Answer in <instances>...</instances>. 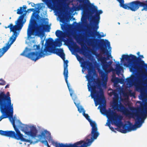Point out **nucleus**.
Segmentation results:
<instances>
[{
  "label": "nucleus",
  "mask_w": 147,
  "mask_h": 147,
  "mask_svg": "<svg viewBox=\"0 0 147 147\" xmlns=\"http://www.w3.org/2000/svg\"><path fill=\"white\" fill-rule=\"evenodd\" d=\"M1 113L2 114V115L0 116V121H1V120L3 119L7 118H9L10 120L11 121V119H13V116H11L9 114L6 113H3L2 112H1Z\"/></svg>",
  "instance_id": "dca6fc26"
},
{
  "label": "nucleus",
  "mask_w": 147,
  "mask_h": 147,
  "mask_svg": "<svg viewBox=\"0 0 147 147\" xmlns=\"http://www.w3.org/2000/svg\"><path fill=\"white\" fill-rule=\"evenodd\" d=\"M108 94L110 96H111L113 95H114L115 96V95L116 94V93L115 91L112 90V92H109Z\"/></svg>",
  "instance_id": "a878e982"
},
{
  "label": "nucleus",
  "mask_w": 147,
  "mask_h": 147,
  "mask_svg": "<svg viewBox=\"0 0 147 147\" xmlns=\"http://www.w3.org/2000/svg\"><path fill=\"white\" fill-rule=\"evenodd\" d=\"M81 47H82V45H81Z\"/></svg>",
  "instance_id": "864d4df0"
},
{
  "label": "nucleus",
  "mask_w": 147,
  "mask_h": 147,
  "mask_svg": "<svg viewBox=\"0 0 147 147\" xmlns=\"http://www.w3.org/2000/svg\"><path fill=\"white\" fill-rule=\"evenodd\" d=\"M106 35L105 34H104L102 32V37H103L105 36Z\"/></svg>",
  "instance_id": "c9c22d12"
},
{
  "label": "nucleus",
  "mask_w": 147,
  "mask_h": 147,
  "mask_svg": "<svg viewBox=\"0 0 147 147\" xmlns=\"http://www.w3.org/2000/svg\"><path fill=\"white\" fill-rule=\"evenodd\" d=\"M83 64L84 66L88 67V74L86 77L88 82V90L91 92V96L94 99L95 106L99 105L98 109L101 113V69L98 70L100 78L96 79L94 77L96 74L92 66V63L87 61L84 62Z\"/></svg>",
  "instance_id": "7ed1b4c3"
},
{
  "label": "nucleus",
  "mask_w": 147,
  "mask_h": 147,
  "mask_svg": "<svg viewBox=\"0 0 147 147\" xmlns=\"http://www.w3.org/2000/svg\"><path fill=\"white\" fill-rule=\"evenodd\" d=\"M45 18H42V19H41V20H45Z\"/></svg>",
  "instance_id": "c03bdc74"
},
{
  "label": "nucleus",
  "mask_w": 147,
  "mask_h": 147,
  "mask_svg": "<svg viewBox=\"0 0 147 147\" xmlns=\"http://www.w3.org/2000/svg\"><path fill=\"white\" fill-rule=\"evenodd\" d=\"M99 40L98 43V48L99 50V54L98 61L101 62V35L100 34L99 36Z\"/></svg>",
  "instance_id": "f3484780"
},
{
  "label": "nucleus",
  "mask_w": 147,
  "mask_h": 147,
  "mask_svg": "<svg viewBox=\"0 0 147 147\" xmlns=\"http://www.w3.org/2000/svg\"><path fill=\"white\" fill-rule=\"evenodd\" d=\"M47 139L55 147H83L81 145V142H78L74 144L66 143L63 144L62 143H58L53 140L51 137V134H49Z\"/></svg>",
  "instance_id": "9b49d317"
},
{
  "label": "nucleus",
  "mask_w": 147,
  "mask_h": 147,
  "mask_svg": "<svg viewBox=\"0 0 147 147\" xmlns=\"http://www.w3.org/2000/svg\"><path fill=\"white\" fill-rule=\"evenodd\" d=\"M46 146H47V147H51L48 144V143H47V144H46Z\"/></svg>",
  "instance_id": "a19ab883"
},
{
  "label": "nucleus",
  "mask_w": 147,
  "mask_h": 147,
  "mask_svg": "<svg viewBox=\"0 0 147 147\" xmlns=\"http://www.w3.org/2000/svg\"><path fill=\"white\" fill-rule=\"evenodd\" d=\"M26 14V12L20 15L16 23V25L13 26L12 24L11 23L7 26H5V28H9L10 32H12L13 33L10 38L9 41L5 46L2 49H0V58L6 52L10 47L11 45L16 40L17 37L19 34L17 32L18 30H20L23 26L24 23L25 22H23L24 18Z\"/></svg>",
  "instance_id": "39448f33"
},
{
  "label": "nucleus",
  "mask_w": 147,
  "mask_h": 147,
  "mask_svg": "<svg viewBox=\"0 0 147 147\" xmlns=\"http://www.w3.org/2000/svg\"><path fill=\"white\" fill-rule=\"evenodd\" d=\"M22 7L23 8V9L24 10V13L26 12V13L27 12V11L26 10V9L27 8V7L25 5H23V7Z\"/></svg>",
  "instance_id": "c756f323"
},
{
  "label": "nucleus",
  "mask_w": 147,
  "mask_h": 147,
  "mask_svg": "<svg viewBox=\"0 0 147 147\" xmlns=\"http://www.w3.org/2000/svg\"><path fill=\"white\" fill-rule=\"evenodd\" d=\"M80 51L83 54H84V53H86L85 51V50H84V49H83L82 48V49H80Z\"/></svg>",
  "instance_id": "473e14b6"
},
{
  "label": "nucleus",
  "mask_w": 147,
  "mask_h": 147,
  "mask_svg": "<svg viewBox=\"0 0 147 147\" xmlns=\"http://www.w3.org/2000/svg\"><path fill=\"white\" fill-rule=\"evenodd\" d=\"M117 1L119 2L121 7L124 9L130 10L134 11H137L144 2V1L141 2L139 0H136L124 4V0H117Z\"/></svg>",
  "instance_id": "9d476101"
},
{
  "label": "nucleus",
  "mask_w": 147,
  "mask_h": 147,
  "mask_svg": "<svg viewBox=\"0 0 147 147\" xmlns=\"http://www.w3.org/2000/svg\"><path fill=\"white\" fill-rule=\"evenodd\" d=\"M128 94V95H130L131 96H134L135 95V94L134 93L132 92L131 90L129 91Z\"/></svg>",
  "instance_id": "cd10ccee"
},
{
  "label": "nucleus",
  "mask_w": 147,
  "mask_h": 147,
  "mask_svg": "<svg viewBox=\"0 0 147 147\" xmlns=\"http://www.w3.org/2000/svg\"><path fill=\"white\" fill-rule=\"evenodd\" d=\"M99 12L100 14L101 13V10H99Z\"/></svg>",
  "instance_id": "37998d69"
},
{
  "label": "nucleus",
  "mask_w": 147,
  "mask_h": 147,
  "mask_svg": "<svg viewBox=\"0 0 147 147\" xmlns=\"http://www.w3.org/2000/svg\"><path fill=\"white\" fill-rule=\"evenodd\" d=\"M36 47V49L38 50H40V46L39 45H35Z\"/></svg>",
  "instance_id": "7c9ffc66"
},
{
  "label": "nucleus",
  "mask_w": 147,
  "mask_h": 147,
  "mask_svg": "<svg viewBox=\"0 0 147 147\" xmlns=\"http://www.w3.org/2000/svg\"><path fill=\"white\" fill-rule=\"evenodd\" d=\"M46 26L45 24H37L36 26H34L33 28L35 33V35L38 36H41L43 35V28Z\"/></svg>",
  "instance_id": "2eb2a0df"
},
{
  "label": "nucleus",
  "mask_w": 147,
  "mask_h": 147,
  "mask_svg": "<svg viewBox=\"0 0 147 147\" xmlns=\"http://www.w3.org/2000/svg\"><path fill=\"white\" fill-rule=\"evenodd\" d=\"M31 4L32 6H34L35 5L34 3H33L30 2V3H29V4Z\"/></svg>",
  "instance_id": "e433bc0d"
},
{
  "label": "nucleus",
  "mask_w": 147,
  "mask_h": 147,
  "mask_svg": "<svg viewBox=\"0 0 147 147\" xmlns=\"http://www.w3.org/2000/svg\"><path fill=\"white\" fill-rule=\"evenodd\" d=\"M109 90H112L111 89H109Z\"/></svg>",
  "instance_id": "8fccbe9b"
},
{
  "label": "nucleus",
  "mask_w": 147,
  "mask_h": 147,
  "mask_svg": "<svg viewBox=\"0 0 147 147\" xmlns=\"http://www.w3.org/2000/svg\"><path fill=\"white\" fill-rule=\"evenodd\" d=\"M76 47L78 48L79 49V47L78 46H76Z\"/></svg>",
  "instance_id": "a18cd8bd"
},
{
  "label": "nucleus",
  "mask_w": 147,
  "mask_h": 147,
  "mask_svg": "<svg viewBox=\"0 0 147 147\" xmlns=\"http://www.w3.org/2000/svg\"><path fill=\"white\" fill-rule=\"evenodd\" d=\"M49 30H47V32H49Z\"/></svg>",
  "instance_id": "3c124183"
},
{
  "label": "nucleus",
  "mask_w": 147,
  "mask_h": 147,
  "mask_svg": "<svg viewBox=\"0 0 147 147\" xmlns=\"http://www.w3.org/2000/svg\"><path fill=\"white\" fill-rule=\"evenodd\" d=\"M83 115L89 122L92 127V130L91 134L88 135L86 138V141L80 140L79 142H80L81 145L83 147H87L91 145L94 140L97 138L99 134L98 131L97 125L96 122L94 121H92L90 119V117L88 114L85 113V111H84Z\"/></svg>",
  "instance_id": "0eeeda50"
},
{
  "label": "nucleus",
  "mask_w": 147,
  "mask_h": 147,
  "mask_svg": "<svg viewBox=\"0 0 147 147\" xmlns=\"http://www.w3.org/2000/svg\"><path fill=\"white\" fill-rule=\"evenodd\" d=\"M34 11V9L33 8H31V9H28L27 10V11H28V12H29V11Z\"/></svg>",
  "instance_id": "2f4dec72"
},
{
  "label": "nucleus",
  "mask_w": 147,
  "mask_h": 147,
  "mask_svg": "<svg viewBox=\"0 0 147 147\" xmlns=\"http://www.w3.org/2000/svg\"><path fill=\"white\" fill-rule=\"evenodd\" d=\"M56 44H58V46L60 47L61 46L62 43L59 41L55 42L54 41L52 38H49L46 42L44 49H42V47L40 52L38 51L35 52H32L28 53V55H26L25 54V51H24L21 55L24 56L34 61H36L37 60L42 57H45V56L50 55L52 53L56 54L60 56L64 61L63 75L69 90L70 91L69 84L67 80L68 77L67 67L68 61L67 60L65 61V54L63 52V49L54 48L55 46H57L56 45Z\"/></svg>",
  "instance_id": "f03ea898"
},
{
  "label": "nucleus",
  "mask_w": 147,
  "mask_h": 147,
  "mask_svg": "<svg viewBox=\"0 0 147 147\" xmlns=\"http://www.w3.org/2000/svg\"><path fill=\"white\" fill-rule=\"evenodd\" d=\"M40 142L42 144H44L45 145L48 143L47 140H40Z\"/></svg>",
  "instance_id": "c85d7f7f"
},
{
  "label": "nucleus",
  "mask_w": 147,
  "mask_h": 147,
  "mask_svg": "<svg viewBox=\"0 0 147 147\" xmlns=\"http://www.w3.org/2000/svg\"><path fill=\"white\" fill-rule=\"evenodd\" d=\"M73 20H75V18H73Z\"/></svg>",
  "instance_id": "de8ad7c7"
},
{
  "label": "nucleus",
  "mask_w": 147,
  "mask_h": 147,
  "mask_svg": "<svg viewBox=\"0 0 147 147\" xmlns=\"http://www.w3.org/2000/svg\"><path fill=\"white\" fill-rule=\"evenodd\" d=\"M111 48L110 42L108 40L102 39V55L107 56V57L102 56V68L104 72L102 70V87L107 88L108 81V74L114 70L111 66L113 61H110L108 62L107 60L110 58H112L111 55Z\"/></svg>",
  "instance_id": "20e7f679"
},
{
  "label": "nucleus",
  "mask_w": 147,
  "mask_h": 147,
  "mask_svg": "<svg viewBox=\"0 0 147 147\" xmlns=\"http://www.w3.org/2000/svg\"><path fill=\"white\" fill-rule=\"evenodd\" d=\"M106 124L107 125V126L109 127H110L111 126V123H110L107 122L106 123Z\"/></svg>",
  "instance_id": "4c0bfd02"
},
{
  "label": "nucleus",
  "mask_w": 147,
  "mask_h": 147,
  "mask_svg": "<svg viewBox=\"0 0 147 147\" xmlns=\"http://www.w3.org/2000/svg\"><path fill=\"white\" fill-rule=\"evenodd\" d=\"M75 104V105H76V103L75 102H74Z\"/></svg>",
  "instance_id": "5fc2aeb1"
},
{
  "label": "nucleus",
  "mask_w": 147,
  "mask_h": 147,
  "mask_svg": "<svg viewBox=\"0 0 147 147\" xmlns=\"http://www.w3.org/2000/svg\"><path fill=\"white\" fill-rule=\"evenodd\" d=\"M106 106V101L104 97L103 90L102 89V114H105L112 124L117 127L120 126L122 117L111 108H109L108 110L105 109Z\"/></svg>",
  "instance_id": "423d86ee"
},
{
  "label": "nucleus",
  "mask_w": 147,
  "mask_h": 147,
  "mask_svg": "<svg viewBox=\"0 0 147 147\" xmlns=\"http://www.w3.org/2000/svg\"><path fill=\"white\" fill-rule=\"evenodd\" d=\"M135 76H132L131 78H127L126 80L128 82H129L133 81L134 79Z\"/></svg>",
  "instance_id": "5701e85b"
},
{
  "label": "nucleus",
  "mask_w": 147,
  "mask_h": 147,
  "mask_svg": "<svg viewBox=\"0 0 147 147\" xmlns=\"http://www.w3.org/2000/svg\"><path fill=\"white\" fill-rule=\"evenodd\" d=\"M9 92L5 94L4 91H0V111L13 116V108Z\"/></svg>",
  "instance_id": "6e6552de"
},
{
  "label": "nucleus",
  "mask_w": 147,
  "mask_h": 147,
  "mask_svg": "<svg viewBox=\"0 0 147 147\" xmlns=\"http://www.w3.org/2000/svg\"><path fill=\"white\" fill-rule=\"evenodd\" d=\"M101 12H102V11Z\"/></svg>",
  "instance_id": "6e6d98bb"
},
{
  "label": "nucleus",
  "mask_w": 147,
  "mask_h": 147,
  "mask_svg": "<svg viewBox=\"0 0 147 147\" xmlns=\"http://www.w3.org/2000/svg\"><path fill=\"white\" fill-rule=\"evenodd\" d=\"M6 84V82L3 79H0V85L3 86Z\"/></svg>",
  "instance_id": "4be33fe9"
},
{
  "label": "nucleus",
  "mask_w": 147,
  "mask_h": 147,
  "mask_svg": "<svg viewBox=\"0 0 147 147\" xmlns=\"http://www.w3.org/2000/svg\"><path fill=\"white\" fill-rule=\"evenodd\" d=\"M12 124L14 130L16 132L12 131H3L0 130V134L2 136L14 138L17 140H20L22 141L28 142L31 144L33 142L30 140L26 139L23 137V135L21 134L20 131L16 127L15 124V120L13 118L12 119Z\"/></svg>",
  "instance_id": "1a4fd4ad"
},
{
  "label": "nucleus",
  "mask_w": 147,
  "mask_h": 147,
  "mask_svg": "<svg viewBox=\"0 0 147 147\" xmlns=\"http://www.w3.org/2000/svg\"><path fill=\"white\" fill-rule=\"evenodd\" d=\"M100 18L99 14H96L95 16H93L92 18L90 28L94 31V32H93V33L96 32L98 28V24Z\"/></svg>",
  "instance_id": "4468645a"
},
{
  "label": "nucleus",
  "mask_w": 147,
  "mask_h": 147,
  "mask_svg": "<svg viewBox=\"0 0 147 147\" xmlns=\"http://www.w3.org/2000/svg\"><path fill=\"white\" fill-rule=\"evenodd\" d=\"M116 67L119 70V71H117V72H119L120 71V69L122 68V67L120 66V64L119 63V62H118V64H116Z\"/></svg>",
  "instance_id": "b1692460"
},
{
  "label": "nucleus",
  "mask_w": 147,
  "mask_h": 147,
  "mask_svg": "<svg viewBox=\"0 0 147 147\" xmlns=\"http://www.w3.org/2000/svg\"><path fill=\"white\" fill-rule=\"evenodd\" d=\"M67 40L68 42H73V40L71 38Z\"/></svg>",
  "instance_id": "72a5a7b5"
},
{
  "label": "nucleus",
  "mask_w": 147,
  "mask_h": 147,
  "mask_svg": "<svg viewBox=\"0 0 147 147\" xmlns=\"http://www.w3.org/2000/svg\"><path fill=\"white\" fill-rule=\"evenodd\" d=\"M118 24L119 25H120V23L119 22H118Z\"/></svg>",
  "instance_id": "49530a36"
},
{
  "label": "nucleus",
  "mask_w": 147,
  "mask_h": 147,
  "mask_svg": "<svg viewBox=\"0 0 147 147\" xmlns=\"http://www.w3.org/2000/svg\"><path fill=\"white\" fill-rule=\"evenodd\" d=\"M140 53L139 52H138L137 53V54L139 56L140 55Z\"/></svg>",
  "instance_id": "79ce46f5"
},
{
  "label": "nucleus",
  "mask_w": 147,
  "mask_h": 147,
  "mask_svg": "<svg viewBox=\"0 0 147 147\" xmlns=\"http://www.w3.org/2000/svg\"><path fill=\"white\" fill-rule=\"evenodd\" d=\"M23 12H24V11L23 9V8L22 7H20L19 8H18L17 10V13L21 15L23 14Z\"/></svg>",
  "instance_id": "aec40b11"
},
{
  "label": "nucleus",
  "mask_w": 147,
  "mask_h": 147,
  "mask_svg": "<svg viewBox=\"0 0 147 147\" xmlns=\"http://www.w3.org/2000/svg\"><path fill=\"white\" fill-rule=\"evenodd\" d=\"M120 79L116 77L115 75H113L111 79V81L114 83H117L119 82Z\"/></svg>",
  "instance_id": "6ab92c4d"
},
{
  "label": "nucleus",
  "mask_w": 147,
  "mask_h": 147,
  "mask_svg": "<svg viewBox=\"0 0 147 147\" xmlns=\"http://www.w3.org/2000/svg\"><path fill=\"white\" fill-rule=\"evenodd\" d=\"M136 87V90L140 91V99L142 100V101H138L137 102V103L140 104V106L136 108L131 107L129 103L128 104L130 110L132 111H135L136 112L131 113L127 108L121 103L119 104V101L117 98L113 99L112 106L114 110L122 112L127 116L132 114L136 117L134 125L128 121L127 124H125L123 126L122 129H120V131L123 133L135 130L137 128L140 127L147 117V80H144L141 74L138 77V84Z\"/></svg>",
  "instance_id": "f257e3e1"
},
{
  "label": "nucleus",
  "mask_w": 147,
  "mask_h": 147,
  "mask_svg": "<svg viewBox=\"0 0 147 147\" xmlns=\"http://www.w3.org/2000/svg\"><path fill=\"white\" fill-rule=\"evenodd\" d=\"M48 133V132L47 131H45L44 132H42L41 133V134L40 135H39V136L41 137H44V138L45 137V134L47 133Z\"/></svg>",
  "instance_id": "393cba45"
},
{
  "label": "nucleus",
  "mask_w": 147,
  "mask_h": 147,
  "mask_svg": "<svg viewBox=\"0 0 147 147\" xmlns=\"http://www.w3.org/2000/svg\"><path fill=\"white\" fill-rule=\"evenodd\" d=\"M9 84H8L5 86V88H9Z\"/></svg>",
  "instance_id": "f704fd0d"
},
{
  "label": "nucleus",
  "mask_w": 147,
  "mask_h": 147,
  "mask_svg": "<svg viewBox=\"0 0 147 147\" xmlns=\"http://www.w3.org/2000/svg\"><path fill=\"white\" fill-rule=\"evenodd\" d=\"M77 108H78V111L80 113H81L82 112H83L84 111H85L84 109L83 108H80L78 106H77Z\"/></svg>",
  "instance_id": "bb28decb"
},
{
  "label": "nucleus",
  "mask_w": 147,
  "mask_h": 147,
  "mask_svg": "<svg viewBox=\"0 0 147 147\" xmlns=\"http://www.w3.org/2000/svg\"><path fill=\"white\" fill-rule=\"evenodd\" d=\"M41 17L38 14L35 12L33 13L30 19V23L27 30V34L28 36H30L32 34L33 24L36 22V20L39 21Z\"/></svg>",
  "instance_id": "ddd939ff"
},
{
  "label": "nucleus",
  "mask_w": 147,
  "mask_h": 147,
  "mask_svg": "<svg viewBox=\"0 0 147 147\" xmlns=\"http://www.w3.org/2000/svg\"><path fill=\"white\" fill-rule=\"evenodd\" d=\"M29 127L27 125H23L21 127V129L28 136L31 137L32 138H35L38 132L37 129L35 127L33 126L30 128V131H28Z\"/></svg>",
  "instance_id": "f8f14e48"
},
{
  "label": "nucleus",
  "mask_w": 147,
  "mask_h": 147,
  "mask_svg": "<svg viewBox=\"0 0 147 147\" xmlns=\"http://www.w3.org/2000/svg\"><path fill=\"white\" fill-rule=\"evenodd\" d=\"M63 34V32L59 30H57L55 32L56 35L57 37H60Z\"/></svg>",
  "instance_id": "412c9836"
},
{
  "label": "nucleus",
  "mask_w": 147,
  "mask_h": 147,
  "mask_svg": "<svg viewBox=\"0 0 147 147\" xmlns=\"http://www.w3.org/2000/svg\"><path fill=\"white\" fill-rule=\"evenodd\" d=\"M74 38H76V37H75V36H74Z\"/></svg>",
  "instance_id": "4d7b16f0"
},
{
  "label": "nucleus",
  "mask_w": 147,
  "mask_h": 147,
  "mask_svg": "<svg viewBox=\"0 0 147 147\" xmlns=\"http://www.w3.org/2000/svg\"><path fill=\"white\" fill-rule=\"evenodd\" d=\"M38 142V141H36L35 142L36 143V142Z\"/></svg>",
  "instance_id": "09e8293b"
},
{
  "label": "nucleus",
  "mask_w": 147,
  "mask_h": 147,
  "mask_svg": "<svg viewBox=\"0 0 147 147\" xmlns=\"http://www.w3.org/2000/svg\"><path fill=\"white\" fill-rule=\"evenodd\" d=\"M79 37L81 39H82L83 38V36L82 35H80Z\"/></svg>",
  "instance_id": "ea45409f"
},
{
  "label": "nucleus",
  "mask_w": 147,
  "mask_h": 147,
  "mask_svg": "<svg viewBox=\"0 0 147 147\" xmlns=\"http://www.w3.org/2000/svg\"><path fill=\"white\" fill-rule=\"evenodd\" d=\"M140 7H143L141 11H143L145 10L147 11V0L144 1V2L140 6Z\"/></svg>",
  "instance_id": "a211bd4d"
},
{
  "label": "nucleus",
  "mask_w": 147,
  "mask_h": 147,
  "mask_svg": "<svg viewBox=\"0 0 147 147\" xmlns=\"http://www.w3.org/2000/svg\"><path fill=\"white\" fill-rule=\"evenodd\" d=\"M110 129L112 131H114V128L113 127H112L111 126L110 127H109Z\"/></svg>",
  "instance_id": "58836bf2"
},
{
  "label": "nucleus",
  "mask_w": 147,
  "mask_h": 147,
  "mask_svg": "<svg viewBox=\"0 0 147 147\" xmlns=\"http://www.w3.org/2000/svg\"><path fill=\"white\" fill-rule=\"evenodd\" d=\"M70 95H71V96L72 94L71 93L70 94Z\"/></svg>",
  "instance_id": "603ef678"
}]
</instances>
